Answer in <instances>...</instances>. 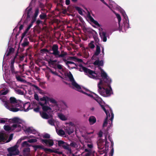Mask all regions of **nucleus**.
Segmentation results:
<instances>
[{"mask_svg":"<svg viewBox=\"0 0 156 156\" xmlns=\"http://www.w3.org/2000/svg\"><path fill=\"white\" fill-rule=\"evenodd\" d=\"M8 92V90L4 89L0 91V95H6Z\"/></svg>","mask_w":156,"mask_h":156,"instance_id":"cd10ccee","label":"nucleus"},{"mask_svg":"<svg viewBox=\"0 0 156 156\" xmlns=\"http://www.w3.org/2000/svg\"><path fill=\"white\" fill-rule=\"evenodd\" d=\"M41 53L42 54L46 53V54H49L48 51V50L45 49H42L41 51Z\"/></svg>","mask_w":156,"mask_h":156,"instance_id":"c9c22d12","label":"nucleus"},{"mask_svg":"<svg viewBox=\"0 0 156 156\" xmlns=\"http://www.w3.org/2000/svg\"><path fill=\"white\" fill-rule=\"evenodd\" d=\"M85 152H88L86 154L85 156H90V151H89L87 149H85Z\"/></svg>","mask_w":156,"mask_h":156,"instance_id":"49530a36","label":"nucleus"},{"mask_svg":"<svg viewBox=\"0 0 156 156\" xmlns=\"http://www.w3.org/2000/svg\"><path fill=\"white\" fill-rule=\"evenodd\" d=\"M48 123L51 125L53 126L54 125V120L52 119L49 120L48 121Z\"/></svg>","mask_w":156,"mask_h":156,"instance_id":"a19ab883","label":"nucleus"},{"mask_svg":"<svg viewBox=\"0 0 156 156\" xmlns=\"http://www.w3.org/2000/svg\"><path fill=\"white\" fill-rule=\"evenodd\" d=\"M84 71L87 73H88L89 76L92 78L97 79V74L96 73L88 69L84 68Z\"/></svg>","mask_w":156,"mask_h":156,"instance_id":"2eb2a0df","label":"nucleus"},{"mask_svg":"<svg viewBox=\"0 0 156 156\" xmlns=\"http://www.w3.org/2000/svg\"><path fill=\"white\" fill-rule=\"evenodd\" d=\"M29 42L27 39H25L24 40L23 42L22 43V45L23 47H25L27 46Z\"/></svg>","mask_w":156,"mask_h":156,"instance_id":"72a5a7b5","label":"nucleus"},{"mask_svg":"<svg viewBox=\"0 0 156 156\" xmlns=\"http://www.w3.org/2000/svg\"><path fill=\"white\" fill-rule=\"evenodd\" d=\"M10 122H12L15 124L9 126L8 125H5L4 126V128L6 131L11 132H19L22 129H23L24 131L27 133H33L36 134L37 133L36 131L34 130L32 128L27 127L25 126V122L17 117H15L10 120Z\"/></svg>","mask_w":156,"mask_h":156,"instance_id":"f257e3e1","label":"nucleus"},{"mask_svg":"<svg viewBox=\"0 0 156 156\" xmlns=\"http://www.w3.org/2000/svg\"><path fill=\"white\" fill-rule=\"evenodd\" d=\"M45 151H46L51 152L52 151V150L50 149L45 148Z\"/></svg>","mask_w":156,"mask_h":156,"instance_id":"4d7b16f0","label":"nucleus"},{"mask_svg":"<svg viewBox=\"0 0 156 156\" xmlns=\"http://www.w3.org/2000/svg\"><path fill=\"white\" fill-rule=\"evenodd\" d=\"M101 53V48L98 45V55Z\"/></svg>","mask_w":156,"mask_h":156,"instance_id":"052dcab7","label":"nucleus"},{"mask_svg":"<svg viewBox=\"0 0 156 156\" xmlns=\"http://www.w3.org/2000/svg\"><path fill=\"white\" fill-rule=\"evenodd\" d=\"M34 97L35 99L37 101H38L39 100L38 96V95L37 94H34Z\"/></svg>","mask_w":156,"mask_h":156,"instance_id":"603ef678","label":"nucleus"},{"mask_svg":"<svg viewBox=\"0 0 156 156\" xmlns=\"http://www.w3.org/2000/svg\"><path fill=\"white\" fill-rule=\"evenodd\" d=\"M70 145L72 146H73V147H76V144L75 143H71V144H70Z\"/></svg>","mask_w":156,"mask_h":156,"instance_id":"0e129e2a","label":"nucleus"},{"mask_svg":"<svg viewBox=\"0 0 156 156\" xmlns=\"http://www.w3.org/2000/svg\"><path fill=\"white\" fill-rule=\"evenodd\" d=\"M30 149L29 147H27L24 149L23 153L24 155H28L30 153Z\"/></svg>","mask_w":156,"mask_h":156,"instance_id":"a878e982","label":"nucleus"},{"mask_svg":"<svg viewBox=\"0 0 156 156\" xmlns=\"http://www.w3.org/2000/svg\"><path fill=\"white\" fill-rule=\"evenodd\" d=\"M18 81H23V79L20 77L18 76L16 77Z\"/></svg>","mask_w":156,"mask_h":156,"instance_id":"5fc2aeb1","label":"nucleus"},{"mask_svg":"<svg viewBox=\"0 0 156 156\" xmlns=\"http://www.w3.org/2000/svg\"><path fill=\"white\" fill-rule=\"evenodd\" d=\"M115 15H116L117 18L118 19L119 23V24L121 20V16L118 13H115Z\"/></svg>","mask_w":156,"mask_h":156,"instance_id":"58836bf2","label":"nucleus"},{"mask_svg":"<svg viewBox=\"0 0 156 156\" xmlns=\"http://www.w3.org/2000/svg\"><path fill=\"white\" fill-rule=\"evenodd\" d=\"M113 151H114L113 149V148H112L111 151V154L112 155H113Z\"/></svg>","mask_w":156,"mask_h":156,"instance_id":"774afa93","label":"nucleus"},{"mask_svg":"<svg viewBox=\"0 0 156 156\" xmlns=\"http://www.w3.org/2000/svg\"><path fill=\"white\" fill-rule=\"evenodd\" d=\"M90 20H91V21L94 23H95V20H94V19H93V18H92V17H90Z\"/></svg>","mask_w":156,"mask_h":156,"instance_id":"e2e57ef3","label":"nucleus"},{"mask_svg":"<svg viewBox=\"0 0 156 156\" xmlns=\"http://www.w3.org/2000/svg\"><path fill=\"white\" fill-rule=\"evenodd\" d=\"M28 141H24L22 144V146L23 147H28L30 146V145L28 143Z\"/></svg>","mask_w":156,"mask_h":156,"instance_id":"7c9ffc66","label":"nucleus"},{"mask_svg":"<svg viewBox=\"0 0 156 156\" xmlns=\"http://www.w3.org/2000/svg\"><path fill=\"white\" fill-rule=\"evenodd\" d=\"M104 49L103 47H102V50H101V54H100L99 55H98V58H99V59H103V58L104 55Z\"/></svg>","mask_w":156,"mask_h":156,"instance_id":"bb28decb","label":"nucleus"},{"mask_svg":"<svg viewBox=\"0 0 156 156\" xmlns=\"http://www.w3.org/2000/svg\"><path fill=\"white\" fill-rule=\"evenodd\" d=\"M64 142L62 141H61V140L58 141V145L59 146H60L62 145V144H64Z\"/></svg>","mask_w":156,"mask_h":156,"instance_id":"3c124183","label":"nucleus"},{"mask_svg":"<svg viewBox=\"0 0 156 156\" xmlns=\"http://www.w3.org/2000/svg\"><path fill=\"white\" fill-rule=\"evenodd\" d=\"M40 17L41 19H44L46 17V15L45 14L43 13L40 15Z\"/></svg>","mask_w":156,"mask_h":156,"instance_id":"37998d69","label":"nucleus"},{"mask_svg":"<svg viewBox=\"0 0 156 156\" xmlns=\"http://www.w3.org/2000/svg\"><path fill=\"white\" fill-rule=\"evenodd\" d=\"M39 12V9L37 8L35 10V12L34 16V19H35L36 18Z\"/></svg>","mask_w":156,"mask_h":156,"instance_id":"e433bc0d","label":"nucleus"},{"mask_svg":"<svg viewBox=\"0 0 156 156\" xmlns=\"http://www.w3.org/2000/svg\"><path fill=\"white\" fill-rule=\"evenodd\" d=\"M17 92L18 93V94H23V93L20 90H17Z\"/></svg>","mask_w":156,"mask_h":156,"instance_id":"13d9d810","label":"nucleus"},{"mask_svg":"<svg viewBox=\"0 0 156 156\" xmlns=\"http://www.w3.org/2000/svg\"><path fill=\"white\" fill-rule=\"evenodd\" d=\"M13 51L14 50L13 48H10L9 49L8 52V53L6 54V56L9 55L10 54V53H11V52H13Z\"/></svg>","mask_w":156,"mask_h":156,"instance_id":"c03bdc74","label":"nucleus"},{"mask_svg":"<svg viewBox=\"0 0 156 156\" xmlns=\"http://www.w3.org/2000/svg\"><path fill=\"white\" fill-rule=\"evenodd\" d=\"M15 58H14L11 61V71L12 73H14V68H13V64L14 62Z\"/></svg>","mask_w":156,"mask_h":156,"instance_id":"c756f323","label":"nucleus"},{"mask_svg":"<svg viewBox=\"0 0 156 156\" xmlns=\"http://www.w3.org/2000/svg\"><path fill=\"white\" fill-rule=\"evenodd\" d=\"M58 116L61 120L63 121L66 120L68 119L66 116L61 113H58Z\"/></svg>","mask_w":156,"mask_h":156,"instance_id":"412c9836","label":"nucleus"},{"mask_svg":"<svg viewBox=\"0 0 156 156\" xmlns=\"http://www.w3.org/2000/svg\"><path fill=\"white\" fill-rule=\"evenodd\" d=\"M40 105L42 106L43 112H40V114L41 117L45 119H48L52 116V111L51 108L41 102L40 103Z\"/></svg>","mask_w":156,"mask_h":156,"instance_id":"39448f33","label":"nucleus"},{"mask_svg":"<svg viewBox=\"0 0 156 156\" xmlns=\"http://www.w3.org/2000/svg\"><path fill=\"white\" fill-rule=\"evenodd\" d=\"M110 82L104 83L101 79L98 83V91L101 95L105 96L106 95H110L113 94L112 89L110 85Z\"/></svg>","mask_w":156,"mask_h":156,"instance_id":"20e7f679","label":"nucleus"},{"mask_svg":"<svg viewBox=\"0 0 156 156\" xmlns=\"http://www.w3.org/2000/svg\"><path fill=\"white\" fill-rule=\"evenodd\" d=\"M89 47L91 48H93L95 47L94 45V42L93 41H92L89 44Z\"/></svg>","mask_w":156,"mask_h":156,"instance_id":"ea45409f","label":"nucleus"},{"mask_svg":"<svg viewBox=\"0 0 156 156\" xmlns=\"http://www.w3.org/2000/svg\"><path fill=\"white\" fill-rule=\"evenodd\" d=\"M87 146V147H88L90 148H92L93 147L92 144H88Z\"/></svg>","mask_w":156,"mask_h":156,"instance_id":"bf43d9fd","label":"nucleus"},{"mask_svg":"<svg viewBox=\"0 0 156 156\" xmlns=\"http://www.w3.org/2000/svg\"><path fill=\"white\" fill-rule=\"evenodd\" d=\"M28 31L26 30L22 34V36L21 38V40H22L23 38L26 36V34L27 33Z\"/></svg>","mask_w":156,"mask_h":156,"instance_id":"09e8293b","label":"nucleus"},{"mask_svg":"<svg viewBox=\"0 0 156 156\" xmlns=\"http://www.w3.org/2000/svg\"><path fill=\"white\" fill-rule=\"evenodd\" d=\"M56 131L58 134L60 136H64L65 135V133L63 130L62 129L58 130L56 129Z\"/></svg>","mask_w":156,"mask_h":156,"instance_id":"393cba45","label":"nucleus"},{"mask_svg":"<svg viewBox=\"0 0 156 156\" xmlns=\"http://www.w3.org/2000/svg\"><path fill=\"white\" fill-rule=\"evenodd\" d=\"M66 126H64L63 128L65 132L70 135L73 133L74 131V126L73 124L71 122L66 123Z\"/></svg>","mask_w":156,"mask_h":156,"instance_id":"0eeeda50","label":"nucleus"},{"mask_svg":"<svg viewBox=\"0 0 156 156\" xmlns=\"http://www.w3.org/2000/svg\"><path fill=\"white\" fill-rule=\"evenodd\" d=\"M13 135L11 134L8 137L9 135L7 134L3 133H0V143H5L9 142L12 139Z\"/></svg>","mask_w":156,"mask_h":156,"instance_id":"6e6552de","label":"nucleus"},{"mask_svg":"<svg viewBox=\"0 0 156 156\" xmlns=\"http://www.w3.org/2000/svg\"><path fill=\"white\" fill-rule=\"evenodd\" d=\"M67 76L71 82L73 88L87 95L91 98L97 101L98 96L95 93L90 91L88 90L81 88L74 81L73 75L70 72L67 73Z\"/></svg>","mask_w":156,"mask_h":156,"instance_id":"f03ea898","label":"nucleus"},{"mask_svg":"<svg viewBox=\"0 0 156 156\" xmlns=\"http://www.w3.org/2000/svg\"><path fill=\"white\" fill-rule=\"evenodd\" d=\"M50 137L49 135L47 133L44 134L43 135V137L44 138H49Z\"/></svg>","mask_w":156,"mask_h":156,"instance_id":"de8ad7c7","label":"nucleus"},{"mask_svg":"<svg viewBox=\"0 0 156 156\" xmlns=\"http://www.w3.org/2000/svg\"><path fill=\"white\" fill-rule=\"evenodd\" d=\"M96 120L94 116H91L89 119V122L91 125L95 123Z\"/></svg>","mask_w":156,"mask_h":156,"instance_id":"b1692460","label":"nucleus"},{"mask_svg":"<svg viewBox=\"0 0 156 156\" xmlns=\"http://www.w3.org/2000/svg\"><path fill=\"white\" fill-rule=\"evenodd\" d=\"M34 110L35 112H38L39 111V108L38 107H37L36 108H34Z\"/></svg>","mask_w":156,"mask_h":156,"instance_id":"864d4df0","label":"nucleus"},{"mask_svg":"<svg viewBox=\"0 0 156 156\" xmlns=\"http://www.w3.org/2000/svg\"><path fill=\"white\" fill-rule=\"evenodd\" d=\"M26 136H24L21 137L20 139H19L18 141H17L16 144V145H17L18 146V147L19 146V144L21 143V141L22 140H23L26 139Z\"/></svg>","mask_w":156,"mask_h":156,"instance_id":"2f4dec72","label":"nucleus"},{"mask_svg":"<svg viewBox=\"0 0 156 156\" xmlns=\"http://www.w3.org/2000/svg\"><path fill=\"white\" fill-rule=\"evenodd\" d=\"M66 65L69 69H73L76 66V63L71 61H67L66 62Z\"/></svg>","mask_w":156,"mask_h":156,"instance_id":"a211bd4d","label":"nucleus"},{"mask_svg":"<svg viewBox=\"0 0 156 156\" xmlns=\"http://www.w3.org/2000/svg\"><path fill=\"white\" fill-rule=\"evenodd\" d=\"M98 103H99L100 106L105 112V113L106 114V116L108 115L109 117H110L111 116L110 115V113L111 114V117L110 119V120L111 121H112L113 120L114 116V115L112 112V110L111 109H110L109 112V111H107L106 110L104 106L103 105L101 104L100 103H99L98 102Z\"/></svg>","mask_w":156,"mask_h":156,"instance_id":"ddd939ff","label":"nucleus"},{"mask_svg":"<svg viewBox=\"0 0 156 156\" xmlns=\"http://www.w3.org/2000/svg\"><path fill=\"white\" fill-rule=\"evenodd\" d=\"M98 29L99 30V34L101 40L104 42L107 41L106 33L101 27V25L98 23Z\"/></svg>","mask_w":156,"mask_h":156,"instance_id":"9d476101","label":"nucleus"},{"mask_svg":"<svg viewBox=\"0 0 156 156\" xmlns=\"http://www.w3.org/2000/svg\"><path fill=\"white\" fill-rule=\"evenodd\" d=\"M42 142L47 146H51L54 144L53 141L51 139L42 140Z\"/></svg>","mask_w":156,"mask_h":156,"instance_id":"dca6fc26","label":"nucleus"},{"mask_svg":"<svg viewBox=\"0 0 156 156\" xmlns=\"http://www.w3.org/2000/svg\"><path fill=\"white\" fill-rule=\"evenodd\" d=\"M66 55V53L63 51H62L61 54L58 53V55L57 57H62Z\"/></svg>","mask_w":156,"mask_h":156,"instance_id":"473e14b6","label":"nucleus"},{"mask_svg":"<svg viewBox=\"0 0 156 156\" xmlns=\"http://www.w3.org/2000/svg\"><path fill=\"white\" fill-rule=\"evenodd\" d=\"M98 46H96V52L95 54L93 56L92 59V60H95L94 62L93 65L97 67L98 66Z\"/></svg>","mask_w":156,"mask_h":156,"instance_id":"f3484780","label":"nucleus"},{"mask_svg":"<svg viewBox=\"0 0 156 156\" xmlns=\"http://www.w3.org/2000/svg\"><path fill=\"white\" fill-rule=\"evenodd\" d=\"M13 118H14L10 119H7L6 118L0 119V123H4L5 122H9L13 123V125L15 124V123H14L13 122H10V120L11 119H13ZM16 124L17 123H16Z\"/></svg>","mask_w":156,"mask_h":156,"instance_id":"4be33fe9","label":"nucleus"},{"mask_svg":"<svg viewBox=\"0 0 156 156\" xmlns=\"http://www.w3.org/2000/svg\"><path fill=\"white\" fill-rule=\"evenodd\" d=\"M41 100V101H43L44 102V104H46L47 102H50L51 103L54 104V109H55L56 111L57 110H60V111L62 112L64 111V109L63 108L60 109L58 108V106L57 105L56 101L53 98H48L47 96H44L40 99ZM63 108L64 107L65 108H66V106L65 105H64L62 106Z\"/></svg>","mask_w":156,"mask_h":156,"instance_id":"423d86ee","label":"nucleus"},{"mask_svg":"<svg viewBox=\"0 0 156 156\" xmlns=\"http://www.w3.org/2000/svg\"><path fill=\"white\" fill-rule=\"evenodd\" d=\"M108 139L110 141L111 143L112 144V145L113 144V142L112 140H111L110 139V136H108Z\"/></svg>","mask_w":156,"mask_h":156,"instance_id":"69168bd1","label":"nucleus"},{"mask_svg":"<svg viewBox=\"0 0 156 156\" xmlns=\"http://www.w3.org/2000/svg\"><path fill=\"white\" fill-rule=\"evenodd\" d=\"M2 99V101L3 102V104L5 107L9 110L14 112H17L20 109V105L19 103L17 102L16 99L13 97H11L9 101H7V99L5 97H4Z\"/></svg>","mask_w":156,"mask_h":156,"instance_id":"7ed1b4c3","label":"nucleus"},{"mask_svg":"<svg viewBox=\"0 0 156 156\" xmlns=\"http://www.w3.org/2000/svg\"><path fill=\"white\" fill-rule=\"evenodd\" d=\"M18 146L15 145L13 147L9 148L8 149V151L9 152V155L10 156L12 155H16L18 154L19 153V151L17 149Z\"/></svg>","mask_w":156,"mask_h":156,"instance_id":"9b49d317","label":"nucleus"},{"mask_svg":"<svg viewBox=\"0 0 156 156\" xmlns=\"http://www.w3.org/2000/svg\"><path fill=\"white\" fill-rule=\"evenodd\" d=\"M37 141V140L36 139H31L29 140H28V142L30 143H34Z\"/></svg>","mask_w":156,"mask_h":156,"instance_id":"79ce46f5","label":"nucleus"},{"mask_svg":"<svg viewBox=\"0 0 156 156\" xmlns=\"http://www.w3.org/2000/svg\"><path fill=\"white\" fill-rule=\"evenodd\" d=\"M103 133L102 130H100L98 133V137H101L102 136Z\"/></svg>","mask_w":156,"mask_h":156,"instance_id":"a18cd8bd","label":"nucleus"},{"mask_svg":"<svg viewBox=\"0 0 156 156\" xmlns=\"http://www.w3.org/2000/svg\"><path fill=\"white\" fill-rule=\"evenodd\" d=\"M23 110L24 111H28L29 109H32L30 107V103L29 102H27L25 103L23 106Z\"/></svg>","mask_w":156,"mask_h":156,"instance_id":"aec40b11","label":"nucleus"},{"mask_svg":"<svg viewBox=\"0 0 156 156\" xmlns=\"http://www.w3.org/2000/svg\"><path fill=\"white\" fill-rule=\"evenodd\" d=\"M101 2H102L103 3H104L105 5H107V6H109V5L105 2L104 0H100Z\"/></svg>","mask_w":156,"mask_h":156,"instance_id":"6e6d98bb","label":"nucleus"},{"mask_svg":"<svg viewBox=\"0 0 156 156\" xmlns=\"http://www.w3.org/2000/svg\"><path fill=\"white\" fill-rule=\"evenodd\" d=\"M52 49L53 51V54L57 57L59 53L58 51V47L56 45H54L53 46Z\"/></svg>","mask_w":156,"mask_h":156,"instance_id":"6ab92c4d","label":"nucleus"},{"mask_svg":"<svg viewBox=\"0 0 156 156\" xmlns=\"http://www.w3.org/2000/svg\"><path fill=\"white\" fill-rule=\"evenodd\" d=\"M104 62L103 59H99L98 58V69H102L101 67L104 66Z\"/></svg>","mask_w":156,"mask_h":156,"instance_id":"5701e85b","label":"nucleus"},{"mask_svg":"<svg viewBox=\"0 0 156 156\" xmlns=\"http://www.w3.org/2000/svg\"><path fill=\"white\" fill-rule=\"evenodd\" d=\"M45 59L49 63H50L51 61V58L48 56V55H47V56L45 57Z\"/></svg>","mask_w":156,"mask_h":156,"instance_id":"4c0bfd02","label":"nucleus"},{"mask_svg":"<svg viewBox=\"0 0 156 156\" xmlns=\"http://www.w3.org/2000/svg\"><path fill=\"white\" fill-rule=\"evenodd\" d=\"M76 9L77 10L78 12L79 13L80 15L83 14L82 10L80 8L78 7H76Z\"/></svg>","mask_w":156,"mask_h":156,"instance_id":"f704fd0d","label":"nucleus"},{"mask_svg":"<svg viewBox=\"0 0 156 156\" xmlns=\"http://www.w3.org/2000/svg\"><path fill=\"white\" fill-rule=\"evenodd\" d=\"M72 59L75 62H81L82 61L81 59H77L75 58V57L73 58Z\"/></svg>","mask_w":156,"mask_h":156,"instance_id":"8fccbe9b","label":"nucleus"},{"mask_svg":"<svg viewBox=\"0 0 156 156\" xmlns=\"http://www.w3.org/2000/svg\"><path fill=\"white\" fill-rule=\"evenodd\" d=\"M66 4L67 5H68L70 4V1L69 0H66Z\"/></svg>","mask_w":156,"mask_h":156,"instance_id":"680f3d73","label":"nucleus"},{"mask_svg":"<svg viewBox=\"0 0 156 156\" xmlns=\"http://www.w3.org/2000/svg\"><path fill=\"white\" fill-rule=\"evenodd\" d=\"M101 71L100 73L101 77L103 79L105 83H105L110 82V80L108 78V76L106 73L104 71L103 69H99Z\"/></svg>","mask_w":156,"mask_h":156,"instance_id":"f8f14e48","label":"nucleus"},{"mask_svg":"<svg viewBox=\"0 0 156 156\" xmlns=\"http://www.w3.org/2000/svg\"><path fill=\"white\" fill-rule=\"evenodd\" d=\"M110 117L108 115L106 116V117L104 121L103 124V127L104 128V127L106 126H107V125L108 124V118H109Z\"/></svg>","mask_w":156,"mask_h":156,"instance_id":"c85d7f7f","label":"nucleus"},{"mask_svg":"<svg viewBox=\"0 0 156 156\" xmlns=\"http://www.w3.org/2000/svg\"><path fill=\"white\" fill-rule=\"evenodd\" d=\"M104 143V140H98V144L100 143L101 144H103ZM99 145L98 144V154H99L100 155L104 154L103 156H107V150L108 149H106V147H105V149H103L104 147V145L102 147H99Z\"/></svg>","mask_w":156,"mask_h":156,"instance_id":"1a4fd4ad","label":"nucleus"},{"mask_svg":"<svg viewBox=\"0 0 156 156\" xmlns=\"http://www.w3.org/2000/svg\"><path fill=\"white\" fill-rule=\"evenodd\" d=\"M23 25H21L20 26V28H19V29L20 30H22L23 29Z\"/></svg>","mask_w":156,"mask_h":156,"instance_id":"338daca9","label":"nucleus"},{"mask_svg":"<svg viewBox=\"0 0 156 156\" xmlns=\"http://www.w3.org/2000/svg\"><path fill=\"white\" fill-rule=\"evenodd\" d=\"M98 103H99L100 106L105 112V113L106 114V116L108 115L109 117H110L111 116L110 115V113L111 114V117L110 119V120L111 121H112L113 120L114 116V115L112 112V110L111 109H110L109 112V111H107L106 110L104 106L103 105L101 104L100 103H99L98 102Z\"/></svg>","mask_w":156,"mask_h":156,"instance_id":"4468645a","label":"nucleus"}]
</instances>
